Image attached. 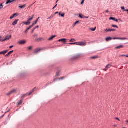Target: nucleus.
<instances>
[{
  "label": "nucleus",
  "instance_id": "nucleus-47",
  "mask_svg": "<svg viewBox=\"0 0 128 128\" xmlns=\"http://www.w3.org/2000/svg\"><path fill=\"white\" fill-rule=\"evenodd\" d=\"M32 94V92H30V94H28V96H30Z\"/></svg>",
  "mask_w": 128,
  "mask_h": 128
},
{
  "label": "nucleus",
  "instance_id": "nucleus-32",
  "mask_svg": "<svg viewBox=\"0 0 128 128\" xmlns=\"http://www.w3.org/2000/svg\"><path fill=\"white\" fill-rule=\"evenodd\" d=\"M120 40H126V38H120Z\"/></svg>",
  "mask_w": 128,
  "mask_h": 128
},
{
  "label": "nucleus",
  "instance_id": "nucleus-4",
  "mask_svg": "<svg viewBox=\"0 0 128 128\" xmlns=\"http://www.w3.org/2000/svg\"><path fill=\"white\" fill-rule=\"evenodd\" d=\"M12 38V36L8 35L5 37V38L2 40V42H6V40H10V38Z\"/></svg>",
  "mask_w": 128,
  "mask_h": 128
},
{
  "label": "nucleus",
  "instance_id": "nucleus-6",
  "mask_svg": "<svg viewBox=\"0 0 128 128\" xmlns=\"http://www.w3.org/2000/svg\"><path fill=\"white\" fill-rule=\"evenodd\" d=\"M112 66L111 64H108L106 66V68L104 70V72H106V70H108V68H112Z\"/></svg>",
  "mask_w": 128,
  "mask_h": 128
},
{
  "label": "nucleus",
  "instance_id": "nucleus-37",
  "mask_svg": "<svg viewBox=\"0 0 128 128\" xmlns=\"http://www.w3.org/2000/svg\"><path fill=\"white\" fill-rule=\"evenodd\" d=\"M84 4V0H83L82 2H81V4Z\"/></svg>",
  "mask_w": 128,
  "mask_h": 128
},
{
  "label": "nucleus",
  "instance_id": "nucleus-11",
  "mask_svg": "<svg viewBox=\"0 0 128 128\" xmlns=\"http://www.w3.org/2000/svg\"><path fill=\"white\" fill-rule=\"evenodd\" d=\"M80 24V21H77L73 24V25L72 26V28H74V26H76V24Z\"/></svg>",
  "mask_w": 128,
  "mask_h": 128
},
{
  "label": "nucleus",
  "instance_id": "nucleus-5",
  "mask_svg": "<svg viewBox=\"0 0 128 128\" xmlns=\"http://www.w3.org/2000/svg\"><path fill=\"white\" fill-rule=\"evenodd\" d=\"M26 96V95H24L21 97V100L18 102V106H20L22 104V100H24V97Z\"/></svg>",
  "mask_w": 128,
  "mask_h": 128
},
{
  "label": "nucleus",
  "instance_id": "nucleus-30",
  "mask_svg": "<svg viewBox=\"0 0 128 128\" xmlns=\"http://www.w3.org/2000/svg\"><path fill=\"white\" fill-rule=\"evenodd\" d=\"M90 30H92V32H96V27L93 28H90Z\"/></svg>",
  "mask_w": 128,
  "mask_h": 128
},
{
  "label": "nucleus",
  "instance_id": "nucleus-22",
  "mask_svg": "<svg viewBox=\"0 0 128 128\" xmlns=\"http://www.w3.org/2000/svg\"><path fill=\"white\" fill-rule=\"evenodd\" d=\"M66 38H62L61 40H59L58 42H66Z\"/></svg>",
  "mask_w": 128,
  "mask_h": 128
},
{
  "label": "nucleus",
  "instance_id": "nucleus-46",
  "mask_svg": "<svg viewBox=\"0 0 128 128\" xmlns=\"http://www.w3.org/2000/svg\"><path fill=\"white\" fill-rule=\"evenodd\" d=\"M39 28V26H36L35 28H35V30L36 29V28Z\"/></svg>",
  "mask_w": 128,
  "mask_h": 128
},
{
  "label": "nucleus",
  "instance_id": "nucleus-9",
  "mask_svg": "<svg viewBox=\"0 0 128 128\" xmlns=\"http://www.w3.org/2000/svg\"><path fill=\"white\" fill-rule=\"evenodd\" d=\"M16 0H7L6 2V4H12V2H14Z\"/></svg>",
  "mask_w": 128,
  "mask_h": 128
},
{
  "label": "nucleus",
  "instance_id": "nucleus-49",
  "mask_svg": "<svg viewBox=\"0 0 128 128\" xmlns=\"http://www.w3.org/2000/svg\"><path fill=\"white\" fill-rule=\"evenodd\" d=\"M113 126H114V128H116L117 126L116 125H114Z\"/></svg>",
  "mask_w": 128,
  "mask_h": 128
},
{
  "label": "nucleus",
  "instance_id": "nucleus-21",
  "mask_svg": "<svg viewBox=\"0 0 128 128\" xmlns=\"http://www.w3.org/2000/svg\"><path fill=\"white\" fill-rule=\"evenodd\" d=\"M26 6V4H25L22 6H19L20 8H24Z\"/></svg>",
  "mask_w": 128,
  "mask_h": 128
},
{
  "label": "nucleus",
  "instance_id": "nucleus-42",
  "mask_svg": "<svg viewBox=\"0 0 128 128\" xmlns=\"http://www.w3.org/2000/svg\"><path fill=\"white\" fill-rule=\"evenodd\" d=\"M28 50H32V46L28 47Z\"/></svg>",
  "mask_w": 128,
  "mask_h": 128
},
{
  "label": "nucleus",
  "instance_id": "nucleus-13",
  "mask_svg": "<svg viewBox=\"0 0 128 128\" xmlns=\"http://www.w3.org/2000/svg\"><path fill=\"white\" fill-rule=\"evenodd\" d=\"M12 52H14V50H12V51L8 52L5 56H10V54H12Z\"/></svg>",
  "mask_w": 128,
  "mask_h": 128
},
{
  "label": "nucleus",
  "instance_id": "nucleus-19",
  "mask_svg": "<svg viewBox=\"0 0 128 128\" xmlns=\"http://www.w3.org/2000/svg\"><path fill=\"white\" fill-rule=\"evenodd\" d=\"M112 32V29H106L104 30V32Z\"/></svg>",
  "mask_w": 128,
  "mask_h": 128
},
{
  "label": "nucleus",
  "instance_id": "nucleus-33",
  "mask_svg": "<svg viewBox=\"0 0 128 128\" xmlns=\"http://www.w3.org/2000/svg\"><path fill=\"white\" fill-rule=\"evenodd\" d=\"M54 16V14H53L51 16L49 17L48 18V20H50V18H52Z\"/></svg>",
  "mask_w": 128,
  "mask_h": 128
},
{
  "label": "nucleus",
  "instance_id": "nucleus-48",
  "mask_svg": "<svg viewBox=\"0 0 128 128\" xmlns=\"http://www.w3.org/2000/svg\"><path fill=\"white\" fill-rule=\"evenodd\" d=\"M116 30H114V29H112V32H116Z\"/></svg>",
  "mask_w": 128,
  "mask_h": 128
},
{
  "label": "nucleus",
  "instance_id": "nucleus-18",
  "mask_svg": "<svg viewBox=\"0 0 128 128\" xmlns=\"http://www.w3.org/2000/svg\"><path fill=\"white\" fill-rule=\"evenodd\" d=\"M23 24H26V26H28V25L30 24V22L28 21V22H23Z\"/></svg>",
  "mask_w": 128,
  "mask_h": 128
},
{
  "label": "nucleus",
  "instance_id": "nucleus-54",
  "mask_svg": "<svg viewBox=\"0 0 128 128\" xmlns=\"http://www.w3.org/2000/svg\"><path fill=\"white\" fill-rule=\"evenodd\" d=\"M58 0H57V1L56 2V4H58Z\"/></svg>",
  "mask_w": 128,
  "mask_h": 128
},
{
  "label": "nucleus",
  "instance_id": "nucleus-28",
  "mask_svg": "<svg viewBox=\"0 0 128 128\" xmlns=\"http://www.w3.org/2000/svg\"><path fill=\"white\" fill-rule=\"evenodd\" d=\"M76 42V39H71L70 40V42Z\"/></svg>",
  "mask_w": 128,
  "mask_h": 128
},
{
  "label": "nucleus",
  "instance_id": "nucleus-27",
  "mask_svg": "<svg viewBox=\"0 0 128 128\" xmlns=\"http://www.w3.org/2000/svg\"><path fill=\"white\" fill-rule=\"evenodd\" d=\"M40 20V17L37 18V20L33 22V24H38V20Z\"/></svg>",
  "mask_w": 128,
  "mask_h": 128
},
{
  "label": "nucleus",
  "instance_id": "nucleus-34",
  "mask_svg": "<svg viewBox=\"0 0 128 128\" xmlns=\"http://www.w3.org/2000/svg\"><path fill=\"white\" fill-rule=\"evenodd\" d=\"M112 28H118V26L116 25H112Z\"/></svg>",
  "mask_w": 128,
  "mask_h": 128
},
{
  "label": "nucleus",
  "instance_id": "nucleus-25",
  "mask_svg": "<svg viewBox=\"0 0 128 128\" xmlns=\"http://www.w3.org/2000/svg\"><path fill=\"white\" fill-rule=\"evenodd\" d=\"M91 58L92 60H96V58H98V56H94L91 57Z\"/></svg>",
  "mask_w": 128,
  "mask_h": 128
},
{
  "label": "nucleus",
  "instance_id": "nucleus-20",
  "mask_svg": "<svg viewBox=\"0 0 128 128\" xmlns=\"http://www.w3.org/2000/svg\"><path fill=\"white\" fill-rule=\"evenodd\" d=\"M124 48V46L121 45V46H118L116 47V50H118V48Z\"/></svg>",
  "mask_w": 128,
  "mask_h": 128
},
{
  "label": "nucleus",
  "instance_id": "nucleus-43",
  "mask_svg": "<svg viewBox=\"0 0 128 128\" xmlns=\"http://www.w3.org/2000/svg\"><path fill=\"white\" fill-rule=\"evenodd\" d=\"M33 36H34V38H36V36H38V34H35Z\"/></svg>",
  "mask_w": 128,
  "mask_h": 128
},
{
  "label": "nucleus",
  "instance_id": "nucleus-38",
  "mask_svg": "<svg viewBox=\"0 0 128 128\" xmlns=\"http://www.w3.org/2000/svg\"><path fill=\"white\" fill-rule=\"evenodd\" d=\"M121 8H122V10H124V6H122V7H121Z\"/></svg>",
  "mask_w": 128,
  "mask_h": 128
},
{
  "label": "nucleus",
  "instance_id": "nucleus-14",
  "mask_svg": "<svg viewBox=\"0 0 128 128\" xmlns=\"http://www.w3.org/2000/svg\"><path fill=\"white\" fill-rule=\"evenodd\" d=\"M110 20H114V22H118V19H116L115 18H114L112 17L110 18Z\"/></svg>",
  "mask_w": 128,
  "mask_h": 128
},
{
  "label": "nucleus",
  "instance_id": "nucleus-29",
  "mask_svg": "<svg viewBox=\"0 0 128 128\" xmlns=\"http://www.w3.org/2000/svg\"><path fill=\"white\" fill-rule=\"evenodd\" d=\"M16 16V14H14L12 16L10 17V20H12V18H14V16Z\"/></svg>",
  "mask_w": 128,
  "mask_h": 128
},
{
  "label": "nucleus",
  "instance_id": "nucleus-57",
  "mask_svg": "<svg viewBox=\"0 0 128 128\" xmlns=\"http://www.w3.org/2000/svg\"><path fill=\"white\" fill-rule=\"evenodd\" d=\"M0 54H2V52H0Z\"/></svg>",
  "mask_w": 128,
  "mask_h": 128
},
{
  "label": "nucleus",
  "instance_id": "nucleus-44",
  "mask_svg": "<svg viewBox=\"0 0 128 128\" xmlns=\"http://www.w3.org/2000/svg\"><path fill=\"white\" fill-rule=\"evenodd\" d=\"M69 44H76V42H74V43H70Z\"/></svg>",
  "mask_w": 128,
  "mask_h": 128
},
{
  "label": "nucleus",
  "instance_id": "nucleus-24",
  "mask_svg": "<svg viewBox=\"0 0 128 128\" xmlns=\"http://www.w3.org/2000/svg\"><path fill=\"white\" fill-rule=\"evenodd\" d=\"M62 14V12L59 13V16H62V18H64V16H65V14Z\"/></svg>",
  "mask_w": 128,
  "mask_h": 128
},
{
  "label": "nucleus",
  "instance_id": "nucleus-45",
  "mask_svg": "<svg viewBox=\"0 0 128 128\" xmlns=\"http://www.w3.org/2000/svg\"><path fill=\"white\" fill-rule=\"evenodd\" d=\"M13 47H14V46H10V48H12Z\"/></svg>",
  "mask_w": 128,
  "mask_h": 128
},
{
  "label": "nucleus",
  "instance_id": "nucleus-10",
  "mask_svg": "<svg viewBox=\"0 0 128 128\" xmlns=\"http://www.w3.org/2000/svg\"><path fill=\"white\" fill-rule=\"evenodd\" d=\"M20 20H16L14 22L12 23V26H16V24H18V22Z\"/></svg>",
  "mask_w": 128,
  "mask_h": 128
},
{
  "label": "nucleus",
  "instance_id": "nucleus-35",
  "mask_svg": "<svg viewBox=\"0 0 128 128\" xmlns=\"http://www.w3.org/2000/svg\"><path fill=\"white\" fill-rule=\"evenodd\" d=\"M0 8L1 9L4 8V6L2 5V4H0Z\"/></svg>",
  "mask_w": 128,
  "mask_h": 128
},
{
  "label": "nucleus",
  "instance_id": "nucleus-41",
  "mask_svg": "<svg viewBox=\"0 0 128 128\" xmlns=\"http://www.w3.org/2000/svg\"><path fill=\"white\" fill-rule=\"evenodd\" d=\"M113 40H120V38H114Z\"/></svg>",
  "mask_w": 128,
  "mask_h": 128
},
{
  "label": "nucleus",
  "instance_id": "nucleus-26",
  "mask_svg": "<svg viewBox=\"0 0 128 128\" xmlns=\"http://www.w3.org/2000/svg\"><path fill=\"white\" fill-rule=\"evenodd\" d=\"M79 17L80 18H86V16H82V14H80Z\"/></svg>",
  "mask_w": 128,
  "mask_h": 128
},
{
  "label": "nucleus",
  "instance_id": "nucleus-7",
  "mask_svg": "<svg viewBox=\"0 0 128 128\" xmlns=\"http://www.w3.org/2000/svg\"><path fill=\"white\" fill-rule=\"evenodd\" d=\"M26 40H22L19 41L18 42V44H26Z\"/></svg>",
  "mask_w": 128,
  "mask_h": 128
},
{
  "label": "nucleus",
  "instance_id": "nucleus-8",
  "mask_svg": "<svg viewBox=\"0 0 128 128\" xmlns=\"http://www.w3.org/2000/svg\"><path fill=\"white\" fill-rule=\"evenodd\" d=\"M34 26V23L32 24V26H30L28 28L26 29V30L24 32L25 34H26L28 32V31L30 30V29L32 28H33Z\"/></svg>",
  "mask_w": 128,
  "mask_h": 128
},
{
  "label": "nucleus",
  "instance_id": "nucleus-61",
  "mask_svg": "<svg viewBox=\"0 0 128 128\" xmlns=\"http://www.w3.org/2000/svg\"><path fill=\"white\" fill-rule=\"evenodd\" d=\"M25 2L27 0H24Z\"/></svg>",
  "mask_w": 128,
  "mask_h": 128
},
{
  "label": "nucleus",
  "instance_id": "nucleus-23",
  "mask_svg": "<svg viewBox=\"0 0 128 128\" xmlns=\"http://www.w3.org/2000/svg\"><path fill=\"white\" fill-rule=\"evenodd\" d=\"M34 15H33L31 18L30 17V18L28 20V22H30V20H34Z\"/></svg>",
  "mask_w": 128,
  "mask_h": 128
},
{
  "label": "nucleus",
  "instance_id": "nucleus-59",
  "mask_svg": "<svg viewBox=\"0 0 128 128\" xmlns=\"http://www.w3.org/2000/svg\"><path fill=\"white\" fill-rule=\"evenodd\" d=\"M126 122H128V120H127Z\"/></svg>",
  "mask_w": 128,
  "mask_h": 128
},
{
  "label": "nucleus",
  "instance_id": "nucleus-31",
  "mask_svg": "<svg viewBox=\"0 0 128 128\" xmlns=\"http://www.w3.org/2000/svg\"><path fill=\"white\" fill-rule=\"evenodd\" d=\"M122 56H126V58H128V55H124V54L120 55L119 56V58H122Z\"/></svg>",
  "mask_w": 128,
  "mask_h": 128
},
{
  "label": "nucleus",
  "instance_id": "nucleus-16",
  "mask_svg": "<svg viewBox=\"0 0 128 128\" xmlns=\"http://www.w3.org/2000/svg\"><path fill=\"white\" fill-rule=\"evenodd\" d=\"M36 42H42V40H44V38H40L36 39Z\"/></svg>",
  "mask_w": 128,
  "mask_h": 128
},
{
  "label": "nucleus",
  "instance_id": "nucleus-56",
  "mask_svg": "<svg viewBox=\"0 0 128 128\" xmlns=\"http://www.w3.org/2000/svg\"><path fill=\"white\" fill-rule=\"evenodd\" d=\"M85 18H88V17L86 16Z\"/></svg>",
  "mask_w": 128,
  "mask_h": 128
},
{
  "label": "nucleus",
  "instance_id": "nucleus-12",
  "mask_svg": "<svg viewBox=\"0 0 128 128\" xmlns=\"http://www.w3.org/2000/svg\"><path fill=\"white\" fill-rule=\"evenodd\" d=\"M54 38H56V36H54L51 37H50L48 39V40H52Z\"/></svg>",
  "mask_w": 128,
  "mask_h": 128
},
{
  "label": "nucleus",
  "instance_id": "nucleus-58",
  "mask_svg": "<svg viewBox=\"0 0 128 128\" xmlns=\"http://www.w3.org/2000/svg\"><path fill=\"white\" fill-rule=\"evenodd\" d=\"M106 12H108V10H106Z\"/></svg>",
  "mask_w": 128,
  "mask_h": 128
},
{
  "label": "nucleus",
  "instance_id": "nucleus-53",
  "mask_svg": "<svg viewBox=\"0 0 128 128\" xmlns=\"http://www.w3.org/2000/svg\"><path fill=\"white\" fill-rule=\"evenodd\" d=\"M116 120H120V119L118 118H116Z\"/></svg>",
  "mask_w": 128,
  "mask_h": 128
},
{
  "label": "nucleus",
  "instance_id": "nucleus-36",
  "mask_svg": "<svg viewBox=\"0 0 128 128\" xmlns=\"http://www.w3.org/2000/svg\"><path fill=\"white\" fill-rule=\"evenodd\" d=\"M58 6V4H56L52 8V10H54V8H56Z\"/></svg>",
  "mask_w": 128,
  "mask_h": 128
},
{
  "label": "nucleus",
  "instance_id": "nucleus-2",
  "mask_svg": "<svg viewBox=\"0 0 128 128\" xmlns=\"http://www.w3.org/2000/svg\"><path fill=\"white\" fill-rule=\"evenodd\" d=\"M88 42H76V46H86Z\"/></svg>",
  "mask_w": 128,
  "mask_h": 128
},
{
  "label": "nucleus",
  "instance_id": "nucleus-52",
  "mask_svg": "<svg viewBox=\"0 0 128 128\" xmlns=\"http://www.w3.org/2000/svg\"><path fill=\"white\" fill-rule=\"evenodd\" d=\"M4 115H2L1 118H4Z\"/></svg>",
  "mask_w": 128,
  "mask_h": 128
},
{
  "label": "nucleus",
  "instance_id": "nucleus-60",
  "mask_svg": "<svg viewBox=\"0 0 128 128\" xmlns=\"http://www.w3.org/2000/svg\"><path fill=\"white\" fill-rule=\"evenodd\" d=\"M54 82H56V79L54 80Z\"/></svg>",
  "mask_w": 128,
  "mask_h": 128
},
{
  "label": "nucleus",
  "instance_id": "nucleus-17",
  "mask_svg": "<svg viewBox=\"0 0 128 128\" xmlns=\"http://www.w3.org/2000/svg\"><path fill=\"white\" fill-rule=\"evenodd\" d=\"M1 52L2 53V54H8V50Z\"/></svg>",
  "mask_w": 128,
  "mask_h": 128
},
{
  "label": "nucleus",
  "instance_id": "nucleus-1",
  "mask_svg": "<svg viewBox=\"0 0 128 128\" xmlns=\"http://www.w3.org/2000/svg\"><path fill=\"white\" fill-rule=\"evenodd\" d=\"M18 88L13 89L11 91L8 92L6 94V96H12V94H18Z\"/></svg>",
  "mask_w": 128,
  "mask_h": 128
},
{
  "label": "nucleus",
  "instance_id": "nucleus-15",
  "mask_svg": "<svg viewBox=\"0 0 128 128\" xmlns=\"http://www.w3.org/2000/svg\"><path fill=\"white\" fill-rule=\"evenodd\" d=\"M112 40V37H108L106 38V42H110V40Z\"/></svg>",
  "mask_w": 128,
  "mask_h": 128
},
{
  "label": "nucleus",
  "instance_id": "nucleus-3",
  "mask_svg": "<svg viewBox=\"0 0 128 128\" xmlns=\"http://www.w3.org/2000/svg\"><path fill=\"white\" fill-rule=\"evenodd\" d=\"M44 50V48H37L34 50L33 54H38L40 50Z\"/></svg>",
  "mask_w": 128,
  "mask_h": 128
},
{
  "label": "nucleus",
  "instance_id": "nucleus-50",
  "mask_svg": "<svg viewBox=\"0 0 128 128\" xmlns=\"http://www.w3.org/2000/svg\"><path fill=\"white\" fill-rule=\"evenodd\" d=\"M0 42H2V37L0 36Z\"/></svg>",
  "mask_w": 128,
  "mask_h": 128
},
{
  "label": "nucleus",
  "instance_id": "nucleus-51",
  "mask_svg": "<svg viewBox=\"0 0 128 128\" xmlns=\"http://www.w3.org/2000/svg\"><path fill=\"white\" fill-rule=\"evenodd\" d=\"M56 76H58V73H56Z\"/></svg>",
  "mask_w": 128,
  "mask_h": 128
},
{
  "label": "nucleus",
  "instance_id": "nucleus-40",
  "mask_svg": "<svg viewBox=\"0 0 128 128\" xmlns=\"http://www.w3.org/2000/svg\"><path fill=\"white\" fill-rule=\"evenodd\" d=\"M34 30H36V28H34L32 31V32H34Z\"/></svg>",
  "mask_w": 128,
  "mask_h": 128
},
{
  "label": "nucleus",
  "instance_id": "nucleus-39",
  "mask_svg": "<svg viewBox=\"0 0 128 128\" xmlns=\"http://www.w3.org/2000/svg\"><path fill=\"white\" fill-rule=\"evenodd\" d=\"M60 14V12H56L54 13V16H56V14Z\"/></svg>",
  "mask_w": 128,
  "mask_h": 128
},
{
  "label": "nucleus",
  "instance_id": "nucleus-55",
  "mask_svg": "<svg viewBox=\"0 0 128 128\" xmlns=\"http://www.w3.org/2000/svg\"><path fill=\"white\" fill-rule=\"evenodd\" d=\"M60 80H64V77L60 78Z\"/></svg>",
  "mask_w": 128,
  "mask_h": 128
}]
</instances>
